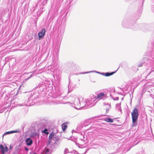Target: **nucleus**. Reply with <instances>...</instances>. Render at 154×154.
<instances>
[{
    "label": "nucleus",
    "mask_w": 154,
    "mask_h": 154,
    "mask_svg": "<svg viewBox=\"0 0 154 154\" xmlns=\"http://www.w3.org/2000/svg\"><path fill=\"white\" fill-rule=\"evenodd\" d=\"M139 110L137 108H134L131 113L132 121V127L136 126L137 125V120L139 116Z\"/></svg>",
    "instance_id": "f257e3e1"
},
{
    "label": "nucleus",
    "mask_w": 154,
    "mask_h": 154,
    "mask_svg": "<svg viewBox=\"0 0 154 154\" xmlns=\"http://www.w3.org/2000/svg\"><path fill=\"white\" fill-rule=\"evenodd\" d=\"M71 101L70 102L71 104H74V105L76 106H78L79 107H81L79 108H77L75 107H74V108L76 109H79L81 107H82L84 106L82 104L83 102H82L81 103L80 101L79 98H75L74 97H71L70 99ZM69 102H67L66 103H69Z\"/></svg>",
    "instance_id": "f03ea898"
},
{
    "label": "nucleus",
    "mask_w": 154,
    "mask_h": 154,
    "mask_svg": "<svg viewBox=\"0 0 154 154\" xmlns=\"http://www.w3.org/2000/svg\"><path fill=\"white\" fill-rule=\"evenodd\" d=\"M60 139V137L59 136H57V135L54 133L53 132L51 133L49 136V139L47 141V146H48L52 140L54 141H58Z\"/></svg>",
    "instance_id": "7ed1b4c3"
},
{
    "label": "nucleus",
    "mask_w": 154,
    "mask_h": 154,
    "mask_svg": "<svg viewBox=\"0 0 154 154\" xmlns=\"http://www.w3.org/2000/svg\"><path fill=\"white\" fill-rule=\"evenodd\" d=\"M33 98L32 96L28 98L26 101H25L23 104H21L20 106H30L32 105L34 103L36 102L37 100L38 99L37 97H36V98L34 99H33Z\"/></svg>",
    "instance_id": "20e7f679"
},
{
    "label": "nucleus",
    "mask_w": 154,
    "mask_h": 154,
    "mask_svg": "<svg viewBox=\"0 0 154 154\" xmlns=\"http://www.w3.org/2000/svg\"><path fill=\"white\" fill-rule=\"evenodd\" d=\"M122 25L124 27L126 28H130L133 29L134 28V26L131 24L129 25L128 22L126 20H123L122 22Z\"/></svg>",
    "instance_id": "39448f33"
},
{
    "label": "nucleus",
    "mask_w": 154,
    "mask_h": 154,
    "mask_svg": "<svg viewBox=\"0 0 154 154\" xmlns=\"http://www.w3.org/2000/svg\"><path fill=\"white\" fill-rule=\"evenodd\" d=\"M63 99V98L60 96L55 97L52 100L53 103L55 104H58L62 103L61 101Z\"/></svg>",
    "instance_id": "423d86ee"
},
{
    "label": "nucleus",
    "mask_w": 154,
    "mask_h": 154,
    "mask_svg": "<svg viewBox=\"0 0 154 154\" xmlns=\"http://www.w3.org/2000/svg\"><path fill=\"white\" fill-rule=\"evenodd\" d=\"M45 32L46 31L45 29L44 28L42 29V30L38 33V35L39 39V40L42 38L44 37Z\"/></svg>",
    "instance_id": "0eeeda50"
},
{
    "label": "nucleus",
    "mask_w": 154,
    "mask_h": 154,
    "mask_svg": "<svg viewBox=\"0 0 154 154\" xmlns=\"http://www.w3.org/2000/svg\"><path fill=\"white\" fill-rule=\"evenodd\" d=\"M25 142L26 145L28 146H30L31 145L32 143V141L29 137L26 138L25 140Z\"/></svg>",
    "instance_id": "6e6552de"
},
{
    "label": "nucleus",
    "mask_w": 154,
    "mask_h": 154,
    "mask_svg": "<svg viewBox=\"0 0 154 154\" xmlns=\"http://www.w3.org/2000/svg\"><path fill=\"white\" fill-rule=\"evenodd\" d=\"M39 134L36 133H34L30 135V137L32 139H35L38 138L39 137Z\"/></svg>",
    "instance_id": "1a4fd4ad"
},
{
    "label": "nucleus",
    "mask_w": 154,
    "mask_h": 154,
    "mask_svg": "<svg viewBox=\"0 0 154 154\" xmlns=\"http://www.w3.org/2000/svg\"><path fill=\"white\" fill-rule=\"evenodd\" d=\"M20 132V131L19 130H14V131H7V132H5L3 134V136L6 134H12L13 133H19Z\"/></svg>",
    "instance_id": "9d476101"
},
{
    "label": "nucleus",
    "mask_w": 154,
    "mask_h": 154,
    "mask_svg": "<svg viewBox=\"0 0 154 154\" xmlns=\"http://www.w3.org/2000/svg\"><path fill=\"white\" fill-rule=\"evenodd\" d=\"M75 86V85L69 84L68 85V91L69 92H70L72 91L74 88Z\"/></svg>",
    "instance_id": "9b49d317"
},
{
    "label": "nucleus",
    "mask_w": 154,
    "mask_h": 154,
    "mask_svg": "<svg viewBox=\"0 0 154 154\" xmlns=\"http://www.w3.org/2000/svg\"><path fill=\"white\" fill-rule=\"evenodd\" d=\"M79 139L81 141H83V143H85V140H84L85 139V136L82 133H80L79 134Z\"/></svg>",
    "instance_id": "f8f14e48"
},
{
    "label": "nucleus",
    "mask_w": 154,
    "mask_h": 154,
    "mask_svg": "<svg viewBox=\"0 0 154 154\" xmlns=\"http://www.w3.org/2000/svg\"><path fill=\"white\" fill-rule=\"evenodd\" d=\"M98 73H100L99 72H98ZM115 73V72H106V73H101V74L103 75H104L106 76H109L112 75Z\"/></svg>",
    "instance_id": "ddd939ff"
},
{
    "label": "nucleus",
    "mask_w": 154,
    "mask_h": 154,
    "mask_svg": "<svg viewBox=\"0 0 154 154\" xmlns=\"http://www.w3.org/2000/svg\"><path fill=\"white\" fill-rule=\"evenodd\" d=\"M104 105L107 106V108H106V113H107L109 111V109L111 108V105L108 103L104 104Z\"/></svg>",
    "instance_id": "4468645a"
},
{
    "label": "nucleus",
    "mask_w": 154,
    "mask_h": 154,
    "mask_svg": "<svg viewBox=\"0 0 154 154\" xmlns=\"http://www.w3.org/2000/svg\"><path fill=\"white\" fill-rule=\"evenodd\" d=\"M0 149L2 154H5V148L3 146L2 144L0 145Z\"/></svg>",
    "instance_id": "2eb2a0df"
},
{
    "label": "nucleus",
    "mask_w": 154,
    "mask_h": 154,
    "mask_svg": "<svg viewBox=\"0 0 154 154\" xmlns=\"http://www.w3.org/2000/svg\"><path fill=\"white\" fill-rule=\"evenodd\" d=\"M104 120L105 121L108 122L112 123L113 122V120L110 118H106Z\"/></svg>",
    "instance_id": "dca6fc26"
},
{
    "label": "nucleus",
    "mask_w": 154,
    "mask_h": 154,
    "mask_svg": "<svg viewBox=\"0 0 154 154\" xmlns=\"http://www.w3.org/2000/svg\"><path fill=\"white\" fill-rule=\"evenodd\" d=\"M104 96H105V94L103 93L102 92L101 93H100L98 94L97 95V98H100Z\"/></svg>",
    "instance_id": "f3484780"
},
{
    "label": "nucleus",
    "mask_w": 154,
    "mask_h": 154,
    "mask_svg": "<svg viewBox=\"0 0 154 154\" xmlns=\"http://www.w3.org/2000/svg\"><path fill=\"white\" fill-rule=\"evenodd\" d=\"M62 128L63 131H65L67 128V125L65 124H63L62 125Z\"/></svg>",
    "instance_id": "a211bd4d"
},
{
    "label": "nucleus",
    "mask_w": 154,
    "mask_h": 154,
    "mask_svg": "<svg viewBox=\"0 0 154 154\" xmlns=\"http://www.w3.org/2000/svg\"><path fill=\"white\" fill-rule=\"evenodd\" d=\"M88 120H85L84 123V126H86L91 124L92 122H88Z\"/></svg>",
    "instance_id": "6ab92c4d"
},
{
    "label": "nucleus",
    "mask_w": 154,
    "mask_h": 154,
    "mask_svg": "<svg viewBox=\"0 0 154 154\" xmlns=\"http://www.w3.org/2000/svg\"><path fill=\"white\" fill-rule=\"evenodd\" d=\"M42 132L45 134L46 135H48L49 133L48 132V130L47 128H45L44 130H42Z\"/></svg>",
    "instance_id": "aec40b11"
},
{
    "label": "nucleus",
    "mask_w": 154,
    "mask_h": 154,
    "mask_svg": "<svg viewBox=\"0 0 154 154\" xmlns=\"http://www.w3.org/2000/svg\"><path fill=\"white\" fill-rule=\"evenodd\" d=\"M117 105V107L118 109L120 111V112H122V110L121 108V107H120V105L119 104H116Z\"/></svg>",
    "instance_id": "412c9836"
},
{
    "label": "nucleus",
    "mask_w": 154,
    "mask_h": 154,
    "mask_svg": "<svg viewBox=\"0 0 154 154\" xmlns=\"http://www.w3.org/2000/svg\"><path fill=\"white\" fill-rule=\"evenodd\" d=\"M68 149L67 148H65L64 151V154H66L68 152Z\"/></svg>",
    "instance_id": "4be33fe9"
},
{
    "label": "nucleus",
    "mask_w": 154,
    "mask_h": 154,
    "mask_svg": "<svg viewBox=\"0 0 154 154\" xmlns=\"http://www.w3.org/2000/svg\"><path fill=\"white\" fill-rule=\"evenodd\" d=\"M46 153H47L48 152L50 151V149H49L46 148L45 149Z\"/></svg>",
    "instance_id": "5701e85b"
},
{
    "label": "nucleus",
    "mask_w": 154,
    "mask_h": 154,
    "mask_svg": "<svg viewBox=\"0 0 154 154\" xmlns=\"http://www.w3.org/2000/svg\"><path fill=\"white\" fill-rule=\"evenodd\" d=\"M8 147L6 146H5V152H8Z\"/></svg>",
    "instance_id": "b1692460"
},
{
    "label": "nucleus",
    "mask_w": 154,
    "mask_h": 154,
    "mask_svg": "<svg viewBox=\"0 0 154 154\" xmlns=\"http://www.w3.org/2000/svg\"><path fill=\"white\" fill-rule=\"evenodd\" d=\"M24 149L26 151H28L29 150V149H28V148H27V147H24Z\"/></svg>",
    "instance_id": "393cba45"
},
{
    "label": "nucleus",
    "mask_w": 154,
    "mask_h": 154,
    "mask_svg": "<svg viewBox=\"0 0 154 154\" xmlns=\"http://www.w3.org/2000/svg\"><path fill=\"white\" fill-rule=\"evenodd\" d=\"M92 71H90V72H82V73H81L80 74H85V73H90V72H91Z\"/></svg>",
    "instance_id": "a878e982"
},
{
    "label": "nucleus",
    "mask_w": 154,
    "mask_h": 154,
    "mask_svg": "<svg viewBox=\"0 0 154 154\" xmlns=\"http://www.w3.org/2000/svg\"><path fill=\"white\" fill-rule=\"evenodd\" d=\"M32 76V74H31V75H30V76L29 77V78H27L26 79V80H27L29 79H30L31 77Z\"/></svg>",
    "instance_id": "bb28decb"
},
{
    "label": "nucleus",
    "mask_w": 154,
    "mask_h": 154,
    "mask_svg": "<svg viewBox=\"0 0 154 154\" xmlns=\"http://www.w3.org/2000/svg\"><path fill=\"white\" fill-rule=\"evenodd\" d=\"M142 65H143V64L142 63H141L140 64L139 66H138V67H141V66H142Z\"/></svg>",
    "instance_id": "cd10ccee"
},
{
    "label": "nucleus",
    "mask_w": 154,
    "mask_h": 154,
    "mask_svg": "<svg viewBox=\"0 0 154 154\" xmlns=\"http://www.w3.org/2000/svg\"><path fill=\"white\" fill-rule=\"evenodd\" d=\"M13 148V147L11 145H10L9 149H12Z\"/></svg>",
    "instance_id": "c85d7f7f"
},
{
    "label": "nucleus",
    "mask_w": 154,
    "mask_h": 154,
    "mask_svg": "<svg viewBox=\"0 0 154 154\" xmlns=\"http://www.w3.org/2000/svg\"><path fill=\"white\" fill-rule=\"evenodd\" d=\"M84 102L86 104H85V105H86V104H87L89 102V101H87L86 102H85L84 101Z\"/></svg>",
    "instance_id": "c756f323"
},
{
    "label": "nucleus",
    "mask_w": 154,
    "mask_h": 154,
    "mask_svg": "<svg viewBox=\"0 0 154 154\" xmlns=\"http://www.w3.org/2000/svg\"><path fill=\"white\" fill-rule=\"evenodd\" d=\"M56 144H58V143H57L56 142H55L54 143V145H55Z\"/></svg>",
    "instance_id": "7c9ffc66"
},
{
    "label": "nucleus",
    "mask_w": 154,
    "mask_h": 154,
    "mask_svg": "<svg viewBox=\"0 0 154 154\" xmlns=\"http://www.w3.org/2000/svg\"><path fill=\"white\" fill-rule=\"evenodd\" d=\"M140 16H138V19L139 18H140Z\"/></svg>",
    "instance_id": "2f4dec72"
},
{
    "label": "nucleus",
    "mask_w": 154,
    "mask_h": 154,
    "mask_svg": "<svg viewBox=\"0 0 154 154\" xmlns=\"http://www.w3.org/2000/svg\"><path fill=\"white\" fill-rule=\"evenodd\" d=\"M33 154H36V153H34Z\"/></svg>",
    "instance_id": "473e14b6"
},
{
    "label": "nucleus",
    "mask_w": 154,
    "mask_h": 154,
    "mask_svg": "<svg viewBox=\"0 0 154 154\" xmlns=\"http://www.w3.org/2000/svg\"><path fill=\"white\" fill-rule=\"evenodd\" d=\"M84 154V153H83V154Z\"/></svg>",
    "instance_id": "72a5a7b5"
}]
</instances>
